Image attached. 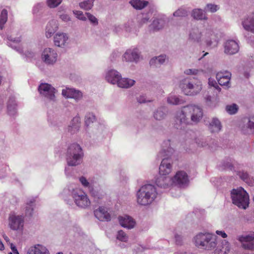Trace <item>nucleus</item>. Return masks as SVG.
Here are the masks:
<instances>
[{
	"label": "nucleus",
	"mask_w": 254,
	"mask_h": 254,
	"mask_svg": "<svg viewBox=\"0 0 254 254\" xmlns=\"http://www.w3.org/2000/svg\"><path fill=\"white\" fill-rule=\"evenodd\" d=\"M62 95L66 98H72L76 101L80 100L83 96L82 93L73 88L65 87L62 91Z\"/></svg>",
	"instance_id": "obj_17"
},
{
	"label": "nucleus",
	"mask_w": 254,
	"mask_h": 254,
	"mask_svg": "<svg viewBox=\"0 0 254 254\" xmlns=\"http://www.w3.org/2000/svg\"><path fill=\"white\" fill-rule=\"evenodd\" d=\"M188 14V11L183 8H179L174 12L173 15L175 17L186 16Z\"/></svg>",
	"instance_id": "obj_53"
},
{
	"label": "nucleus",
	"mask_w": 254,
	"mask_h": 254,
	"mask_svg": "<svg viewBox=\"0 0 254 254\" xmlns=\"http://www.w3.org/2000/svg\"><path fill=\"white\" fill-rule=\"evenodd\" d=\"M131 5L136 9H141L146 7L148 2L145 0H131L129 1Z\"/></svg>",
	"instance_id": "obj_41"
},
{
	"label": "nucleus",
	"mask_w": 254,
	"mask_h": 254,
	"mask_svg": "<svg viewBox=\"0 0 254 254\" xmlns=\"http://www.w3.org/2000/svg\"><path fill=\"white\" fill-rule=\"evenodd\" d=\"M46 6L43 2H38L34 5L33 7V13L34 14H37L39 12H41L45 8Z\"/></svg>",
	"instance_id": "obj_50"
},
{
	"label": "nucleus",
	"mask_w": 254,
	"mask_h": 254,
	"mask_svg": "<svg viewBox=\"0 0 254 254\" xmlns=\"http://www.w3.org/2000/svg\"><path fill=\"white\" fill-rule=\"evenodd\" d=\"M166 60V56L164 55L152 58L150 61V64L154 67H158L163 64Z\"/></svg>",
	"instance_id": "obj_39"
},
{
	"label": "nucleus",
	"mask_w": 254,
	"mask_h": 254,
	"mask_svg": "<svg viewBox=\"0 0 254 254\" xmlns=\"http://www.w3.org/2000/svg\"><path fill=\"white\" fill-rule=\"evenodd\" d=\"M172 179L174 186H177L180 188L187 187L189 184V176L184 171L177 172Z\"/></svg>",
	"instance_id": "obj_14"
},
{
	"label": "nucleus",
	"mask_w": 254,
	"mask_h": 254,
	"mask_svg": "<svg viewBox=\"0 0 254 254\" xmlns=\"http://www.w3.org/2000/svg\"><path fill=\"white\" fill-rule=\"evenodd\" d=\"M156 184L161 188H169L174 186L172 177L168 175H160L156 180Z\"/></svg>",
	"instance_id": "obj_23"
},
{
	"label": "nucleus",
	"mask_w": 254,
	"mask_h": 254,
	"mask_svg": "<svg viewBox=\"0 0 254 254\" xmlns=\"http://www.w3.org/2000/svg\"><path fill=\"white\" fill-rule=\"evenodd\" d=\"M203 115L202 108L198 105L190 104L182 108L175 116V126L177 128H181L182 126L189 124L191 122L197 123L202 119Z\"/></svg>",
	"instance_id": "obj_1"
},
{
	"label": "nucleus",
	"mask_w": 254,
	"mask_h": 254,
	"mask_svg": "<svg viewBox=\"0 0 254 254\" xmlns=\"http://www.w3.org/2000/svg\"><path fill=\"white\" fill-rule=\"evenodd\" d=\"M156 187L151 184L142 186L136 192V202L140 206H148L159 197Z\"/></svg>",
	"instance_id": "obj_3"
},
{
	"label": "nucleus",
	"mask_w": 254,
	"mask_h": 254,
	"mask_svg": "<svg viewBox=\"0 0 254 254\" xmlns=\"http://www.w3.org/2000/svg\"><path fill=\"white\" fill-rule=\"evenodd\" d=\"M59 55L57 51L52 48H45L41 53V59L47 65H53L58 61Z\"/></svg>",
	"instance_id": "obj_11"
},
{
	"label": "nucleus",
	"mask_w": 254,
	"mask_h": 254,
	"mask_svg": "<svg viewBox=\"0 0 254 254\" xmlns=\"http://www.w3.org/2000/svg\"><path fill=\"white\" fill-rule=\"evenodd\" d=\"M62 0H47V4L50 8H55L60 5Z\"/></svg>",
	"instance_id": "obj_54"
},
{
	"label": "nucleus",
	"mask_w": 254,
	"mask_h": 254,
	"mask_svg": "<svg viewBox=\"0 0 254 254\" xmlns=\"http://www.w3.org/2000/svg\"><path fill=\"white\" fill-rule=\"evenodd\" d=\"M35 199L32 198L27 201L25 209V215L27 216H32L34 210Z\"/></svg>",
	"instance_id": "obj_44"
},
{
	"label": "nucleus",
	"mask_w": 254,
	"mask_h": 254,
	"mask_svg": "<svg viewBox=\"0 0 254 254\" xmlns=\"http://www.w3.org/2000/svg\"><path fill=\"white\" fill-rule=\"evenodd\" d=\"M60 18L64 22H67L70 20V16L67 14H63L60 15Z\"/></svg>",
	"instance_id": "obj_60"
},
{
	"label": "nucleus",
	"mask_w": 254,
	"mask_h": 254,
	"mask_svg": "<svg viewBox=\"0 0 254 254\" xmlns=\"http://www.w3.org/2000/svg\"><path fill=\"white\" fill-rule=\"evenodd\" d=\"M176 242L177 245H181L182 243V237L179 235H175Z\"/></svg>",
	"instance_id": "obj_63"
},
{
	"label": "nucleus",
	"mask_w": 254,
	"mask_h": 254,
	"mask_svg": "<svg viewBox=\"0 0 254 254\" xmlns=\"http://www.w3.org/2000/svg\"><path fill=\"white\" fill-rule=\"evenodd\" d=\"M174 149L171 147L170 140H165L162 144L161 149L158 156L164 157L160 165L159 173L160 175H168L172 171V162L168 158L174 152Z\"/></svg>",
	"instance_id": "obj_4"
},
{
	"label": "nucleus",
	"mask_w": 254,
	"mask_h": 254,
	"mask_svg": "<svg viewBox=\"0 0 254 254\" xmlns=\"http://www.w3.org/2000/svg\"><path fill=\"white\" fill-rule=\"evenodd\" d=\"M71 191V196L77 206L81 208H87L91 204V201L85 192L79 188L68 189Z\"/></svg>",
	"instance_id": "obj_8"
},
{
	"label": "nucleus",
	"mask_w": 254,
	"mask_h": 254,
	"mask_svg": "<svg viewBox=\"0 0 254 254\" xmlns=\"http://www.w3.org/2000/svg\"><path fill=\"white\" fill-rule=\"evenodd\" d=\"M165 108H160L157 109L154 113V117L157 120H161L165 116Z\"/></svg>",
	"instance_id": "obj_49"
},
{
	"label": "nucleus",
	"mask_w": 254,
	"mask_h": 254,
	"mask_svg": "<svg viewBox=\"0 0 254 254\" xmlns=\"http://www.w3.org/2000/svg\"><path fill=\"white\" fill-rule=\"evenodd\" d=\"M38 91L41 96L49 101H56V94L57 90L52 85L47 83H41L38 87Z\"/></svg>",
	"instance_id": "obj_10"
},
{
	"label": "nucleus",
	"mask_w": 254,
	"mask_h": 254,
	"mask_svg": "<svg viewBox=\"0 0 254 254\" xmlns=\"http://www.w3.org/2000/svg\"><path fill=\"white\" fill-rule=\"evenodd\" d=\"M216 234L223 238H226L227 237V235L225 231L223 230H217L216 231Z\"/></svg>",
	"instance_id": "obj_61"
},
{
	"label": "nucleus",
	"mask_w": 254,
	"mask_h": 254,
	"mask_svg": "<svg viewBox=\"0 0 254 254\" xmlns=\"http://www.w3.org/2000/svg\"><path fill=\"white\" fill-rule=\"evenodd\" d=\"M79 181L83 187L88 189L89 192L93 189L91 180L87 179L85 177L82 176L79 178Z\"/></svg>",
	"instance_id": "obj_43"
},
{
	"label": "nucleus",
	"mask_w": 254,
	"mask_h": 254,
	"mask_svg": "<svg viewBox=\"0 0 254 254\" xmlns=\"http://www.w3.org/2000/svg\"><path fill=\"white\" fill-rule=\"evenodd\" d=\"M240 178L250 186H253L254 184V179L250 178L247 172L239 171L237 173Z\"/></svg>",
	"instance_id": "obj_42"
},
{
	"label": "nucleus",
	"mask_w": 254,
	"mask_h": 254,
	"mask_svg": "<svg viewBox=\"0 0 254 254\" xmlns=\"http://www.w3.org/2000/svg\"><path fill=\"white\" fill-rule=\"evenodd\" d=\"M238 106L236 104H232L231 105H228L226 107L227 112L231 115L235 114L238 111Z\"/></svg>",
	"instance_id": "obj_52"
},
{
	"label": "nucleus",
	"mask_w": 254,
	"mask_h": 254,
	"mask_svg": "<svg viewBox=\"0 0 254 254\" xmlns=\"http://www.w3.org/2000/svg\"><path fill=\"white\" fill-rule=\"evenodd\" d=\"M121 75V74L117 70L110 69L106 71L105 77L108 82L115 85L118 82Z\"/></svg>",
	"instance_id": "obj_24"
},
{
	"label": "nucleus",
	"mask_w": 254,
	"mask_h": 254,
	"mask_svg": "<svg viewBox=\"0 0 254 254\" xmlns=\"http://www.w3.org/2000/svg\"><path fill=\"white\" fill-rule=\"evenodd\" d=\"M165 24V22L162 19H154L149 26L150 30L152 31L160 30L164 26Z\"/></svg>",
	"instance_id": "obj_38"
},
{
	"label": "nucleus",
	"mask_w": 254,
	"mask_h": 254,
	"mask_svg": "<svg viewBox=\"0 0 254 254\" xmlns=\"http://www.w3.org/2000/svg\"><path fill=\"white\" fill-rule=\"evenodd\" d=\"M123 60L127 62L137 64L142 60V57L137 48H131L127 50L123 56Z\"/></svg>",
	"instance_id": "obj_13"
},
{
	"label": "nucleus",
	"mask_w": 254,
	"mask_h": 254,
	"mask_svg": "<svg viewBox=\"0 0 254 254\" xmlns=\"http://www.w3.org/2000/svg\"><path fill=\"white\" fill-rule=\"evenodd\" d=\"M189 39L198 43L203 42L207 47L211 48L216 47L218 42L217 34L210 27L205 28L201 31L197 28L192 29L189 34Z\"/></svg>",
	"instance_id": "obj_2"
},
{
	"label": "nucleus",
	"mask_w": 254,
	"mask_h": 254,
	"mask_svg": "<svg viewBox=\"0 0 254 254\" xmlns=\"http://www.w3.org/2000/svg\"><path fill=\"white\" fill-rule=\"evenodd\" d=\"M58 22L54 19L50 20L46 26L45 36L47 38H51L58 30Z\"/></svg>",
	"instance_id": "obj_28"
},
{
	"label": "nucleus",
	"mask_w": 254,
	"mask_h": 254,
	"mask_svg": "<svg viewBox=\"0 0 254 254\" xmlns=\"http://www.w3.org/2000/svg\"><path fill=\"white\" fill-rule=\"evenodd\" d=\"M137 100L138 102L140 103H144L146 102L149 101V100H147L146 99V96L143 95H139L138 97H137Z\"/></svg>",
	"instance_id": "obj_59"
},
{
	"label": "nucleus",
	"mask_w": 254,
	"mask_h": 254,
	"mask_svg": "<svg viewBox=\"0 0 254 254\" xmlns=\"http://www.w3.org/2000/svg\"><path fill=\"white\" fill-rule=\"evenodd\" d=\"M72 232H74L75 234H79L81 232V229L77 225H73L69 229V233H71Z\"/></svg>",
	"instance_id": "obj_58"
},
{
	"label": "nucleus",
	"mask_w": 254,
	"mask_h": 254,
	"mask_svg": "<svg viewBox=\"0 0 254 254\" xmlns=\"http://www.w3.org/2000/svg\"><path fill=\"white\" fill-rule=\"evenodd\" d=\"M196 143L200 147H206L208 146V147L212 148V147L209 145L208 143L206 142V141L204 139H202L201 140L198 139L196 141Z\"/></svg>",
	"instance_id": "obj_57"
},
{
	"label": "nucleus",
	"mask_w": 254,
	"mask_h": 254,
	"mask_svg": "<svg viewBox=\"0 0 254 254\" xmlns=\"http://www.w3.org/2000/svg\"><path fill=\"white\" fill-rule=\"evenodd\" d=\"M231 197L234 204L240 208L246 209L249 204V196L242 187L233 189L231 191Z\"/></svg>",
	"instance_id": "obj_7"
},
{
	"label": "nucleus",
	"mask_w": 254,
	"mask_h": 254,
	"mask_svg": "<svg viewBox=\"0 0 254 254\" xmlns=\"http://www.w3.org/2000/svg\"><path fill=\"white\" fill-rule=\"evenodd\" d=\"M231 77V73L228 71H220L216 74V78L220 85L229 87Z\"/></svg>",
	"instance_id": "obj_26"
},
{
	"label": "nucleus",
	"mask_w": 254,
	"mask_h": 254,
	"mask_svg": "<svg viewBox=\"0 0 254 254\" xmlns=\"http://www.w3.org/2000/svg\"><path fill=\"white\" fill-rule=\"evenodd\" d=\"M96 218L101 221H109L111 220V215L107 207L100 206L94 212Z\"/></svg>",
	"instance_id": "obj_20"
},
{
	"label": "nucleus",
	"mask_w": 254,
	"mask_h": 254,
	"mask_svg": "<svg viewBox=\"0 0 254 254\" xmlns=\"http://www.w3.org/2000/svg\"><path fill=\"white\" fill-rule=\"evenodd\" d=\"M238 240L242 243L244 249L254 250V233L240 236Z\"/></svg>",
	"instance_id": "obj_16"
},
{
	"label": "nucleus",
	"mask_w": 254,
	"mask_h": 254,
	"mask_svg": "<svg viewBox=\"0 0 254 254\" xmlns=\"http://www.w3.org/2000/svg\"><path fill=\"white\" fill-rule=\"evenodd\" d=\"M7 111L8 114L11 116H14L17 113V103L15 98L13 96L8 98L7 102Z\"/></svg>",
	"instance_id": "obj_32"
},
{
	"label": "nucleus",
	"mask_w": 254,
	"mask_h": 254,
	"mask_svg": "<svg viewBox=\"0 0 254 254\" xmlns=\"http://www.w3.org/2000/svg\"><path fill=\"white\" fill-rule=\"evenodd\" d=\"M8 12L7 10L3 9L0 13V29H2L4 25L7 20Z\"/></svg>",
	"instance_id": "obj_46"
},
{
	"label": "nucleus",
	"mask_w": 254,
	"mask_h": 254,
	"mask_svg": "<svg viewBox=\"0 0 254 254\" xmlns=\"http://www.w3.org/2000/svg\"><path fill=\"white\" fill-rule=\"evenodd\" d=\"M83 153L80 146L76 143L70 144L67 148L66 159L69 166H75L81 163Z\"/></svg>",
	"instance_id": "obj_6"
},
{
	"label": "nucleus",
	"mask_w": 254,
	"mask_h": 254,
	"mask_svg": "<svg viewBox=\"0 0 254 254\" xmlns=\"http://www.w3.org/2000/svg\"><path fill=\"white\" fill-rule=\"evenodd\" d=\"M208 84H209V85H210L211 86H213L216 89L217 88V87H218V86L217 84V83L216 82L215 80H214V79H213L212 78H209Z\"/></svg>",
	"instance_id": "obj_62"
},
{
	"label": "nucleus",
	"mask_w": 254,
	"mask_h": 254,
	"mask_svg": "<svg viewBox=\"0 0 254 254\" xmlns=\"http://www.w3.org/2000/svg\"><path fill=\"white\" fill-rule=\"evenodd\" d=\"M221 127V123L217 118L212 119L209 125V129L212 132H219Z\"/></svg>",
	"instance_id": "obj_36"
},
{
	"label": "nucleus",
	"mask_w": 254,
	"mask_h": 254,
	"mask_svg": "<svg viewBox=\"0 0 254 254\" xmlns=\"http://www.w3.org/2000/svg\"><path fill=\"white\" fill-rule=\"evenodd\" d=\"M120 224L124 228L131 229L134 227L136 222L130 216L127 215L120 216L118 217Z\"/></svg>",
	"instance_id": "obj_25"
},
{
	"label": "nucleus",
	"mask_w": 254,
	"mask_h": 254,
	"mask_svg": "<svg viewBox=\"0 0 254 254\" xmlns=\"http://www.w3.org/2000/svg\"><path fill=\"white\" fill-rule=\"evenodd\" d=\"M241 24L246 31L254 33V12L243 17Z\"/></svg>",
	"instance_id": "obj_18"
},
{
	"label": "nucleus",
	"mask_w": 254,
	"mask_h": 254,
	"mask_svg": "<svg viewBox=\"0 0 254 254\" xmlns=\"http://www.w3.org/2000/svg\"><path fill=\"white\" fill-rule=\"evenodd\" d=\"M239 50L238 42L233 40H227L224 44V52L229 55L237 53Z\"/></svg>",
	"instance_id": "obj_22"
},
{
	"label": "nucleus",
	"mask_w": 254,
	"mask_h": 254,
	"mask_svg": "<svg viewBox=\"0 0 254 254\" xmlns=\"http://www.w3.org/2000/svg\"><path fill=\"white\" fill-rule=\"evenodd\" d=\"M192 17L196 20H207L208 19L205 11L200 8L194 9L191 13Z\"/></svg>",
	"instance_id": "obj_34"
},
{
	"label": "nucleus",
	"mask_w": 254,
	"mask_h": 254,
	"mask_svg": "<svg viewBox=\"0 0 254 254\" xmlns=\"http://www.w3.org/2000/svg\"><path fill=\"white\" fill-rule=\"evenodd\" d=\"M183 93L188 96H194L198 94L202 89V85L199 81L192 82L190 79L183 80L180 85Z\"/></svg>",
	"instance_id": "obj_9"
},
{
	"label": "nucleus",
	"mask_w": 254,
	"mask_h": 254,
	"mask_svg": "<svg viewBox=\"0 0 254 254\" xmlns=\"http://www.w3.org/2000/svg\"><path fill=\"white\" fill-rule=\"evenodd\" d=\"M116 237L118 240L122 242H126L128 240L127 235L123 230H120L118 232Z\"/></svg>",
	"instance_id": "obj_51"
},
{
	"label": "nucleus",
	"mask_w": 254,
	"mask_h": 254,
	"mask_svg": "<svg viewBox=\"0 0 254 254\" xmlns=\"http://www.w3.org/2000/svg\"><path fill=\"white\" fill-rule=\"evenodd\" d=\"M231 250V245L230 243L225 240H221V243L217 245L214 250L215 254H228Z\"/></svg>",
	"instance_id": "obj_27"
},
{
	"label": "nucleus",
	"mask_w": 254,
	"mask_h": 254,
	"mask_svg": "<svg viewBox=\"0 0 254 254\" xmlns=\"http://www.w3.org/2000/svg\"><path fill=\"white\" fill-rule=\"evenodd\" d=\"M149 19V17L148 15H145L144 16H143L140 21L139 22L140 24H142L144 23H146Z\"/></svg>",
	"instance_id": "obj_64"
},
{
	"label": "nucleus",
	"mask_w": 254,
	"mask_h": 254,
	"mask_svg": "<svg viewBox=\"0 0 254 254\" xmlns=\"http://www.w3.org/2000/svg\"><path fill=\"white\" fill-rule=\"evenodd\" d=\"M208 232H199L196 234L192 239L193 244L198 248L203 249L207 238Z\"/></svg>",
	"instance_id": "obj_21"
},
{
	"label": "nucleus",
	"mask_w": 254,
	"mask_h": 254,
	"mask_svg": "<svg viewBox=\"0 0 254 254\" xmlns=\"http://www.w3.org/2000/svg\"><path fill=\"white\" fill-rule=\"evenodd\" d=\"M167 103L171 105H177L183 104L184 101L179 96L172 93L167 98Z\"/></svg>",
	"instance_id": "obj_40"
},
{
	"label": "nucleus",
	"mask_w": 254,
	"mask_h": 254,
	"mask_svg": "<svg viewBox=\"0 0 254 254\" xmlns=\"http://www.w3.org/2000/svg\"><path fill=\"white\" fill-rule=\"evenodd\" d=\"M242 132L245 134H254V116L245 118L240 125Z\"/></svg>",
	"instance_id": "obj_15"
},
{
	"label": "nucleus",
	"mask_w": 254,
	"mask_h": 254,
	"mask_svg": "<svg viewBox=\"0 0 254 254\" xmlns=\"http://www.w3.org/2000/svg\"><path fill=\"white\" fill-rule=\"evenodd\" d=\"M94 0H86L79 3V7L84 10H89L93 6Z\"/></svg>",
	"instance_id": "obj_45"
},
{
	"label": "nucleus",
	"mask_w": 254,
	"mask_h": 254,
	"mask_svg": "<svg viewBox=\"0 0 254 254\" xmlns=\"http://www.w3.org/2000/svg\"><path fill=\"white\" fill-rule=\"evenodd\" d=\"M220 8L219 5H217L214 3H207L204 7V10L205 12H210L214 13L218 10Z\"/></svg>",
	"instance_id": "obj_48"
},
{
	"label": "nucleus",
	"mask_w": 254,
	"mask_h": 254,
	"mask_svg": "<svg viewBox=\"0 0 254 254\" xmlns=\"http://www.w3.org/2000/svg\"><path fill=\"white\" fill-rule=\"evenodd\" d=\"M217 245V237L212 233H209L207 240L203 249L207 251L214 250Z\"/></svg>",
	"instance_id": "obj_29"
},
{
	"label": "nucleus",
	"mask_w": 254,
	"mask_h": 254,
	"mask_svg": "<svg viewBox=\"0 0 254 254\" xmlns=\"http://www.w3.org/2000/svg\"><path fill=\"white\" fill-rule=\"evenodd\" d=\"M124 30L130 35H136L137 34L138 29L135 27L134 24L132 21H128L124 25Z\"/></svg>",
	"instance_id": "obj_37"
},
{
	"label": "nucleus",
	"mask_w": 254,
	"mask_h": 254,
	"mask_svg": "<svg viewBox=\"0 0 254 254\" xmlns=\"http://www.w3.org/2000/svg\"><path fill=\"white\" fill-rule=\"evenodd\" d=\"M85 124L88 127L96 120L95 115L92 112H87L85 116Z\"/></svg>",
	"instance_id": "obj_47"
},
{
	"label": "nucleus",
	"mask_w": 254,
	"mask_h": 254,
	"mask_svg": "<svg viewBox=\"0 0 254 254\" xmlns=\"http://www.w3.org/2000/svg\"><path fill=\"white\" fill-rule=\"evenodd\" d=\"M91 195L96 201L102 200L106 197V192L101 190H97L93 189L90 192Z\"/></svg>",
	"instance_id": "obj_35"
},
{
	"label": "nucleus",
	"mask_w": 254,
	"mask_h": 254,
	"mask_svg": "<svg viewBox=\"0 0 254 254\" xmlns=\"http://www.w3.org/2000/svg\"><path fill=\"white\" fill-rule=\"evenodd\" d=\"M135 83V81L133 79L128 78L122 77V76L121 75V77L119 78L116 84L120 88H129L133 86Z\"/></svg>",
	"instance_id": "obj_33"
},
{
	"label": "nucleus",
	"mask_w": 254,
	"mask_h": 254,
	"mask_svg": "<svg viewBox=\"0 0 254 254\" xmlns=\"http://www.w3.org/2000/svg\"><path fill=\"white\" fill-rule=\"evenodd\" d=\"M5 40L8 47L16 51L23 57L26 58L27 60H30L35 57V53L31 51L24 52L23 46L21 43V36H16L15 31H12L10 34H7Z\"/></svg>",
	"instance_id": "obj_5"
},
{
	"label": "nucleus",
	"mask_w": 254,
	"mask_h": 254,
	"mask_svg": "<svg viewBox=\"0 0 254 254\" xmlns=\"http://www.w3.org/2000/svg\"><path fill=\"white\" fill-rule=\"evenodd\" d=\"M73 13L75 15L77 19L80 20L86 21L87 19L86 17L81 11L74 10H73Z\"/></svg>",
	"instance_id": "obj_55"
},
{
	"label": "nucleus",
	"mask_w": 254,
	"mask_h": 254,
	"mask_svg": "<svg viewBox=\"0 0 254 254\" xmlns=\"http://www.w3.org/2000/svg\"><path fill=\"white\" fill-rule=\"evenodd\" d=\"M85 14L87 15V17L91 23L94 25H97L98 24V20L93 15L89 12H86Z\"/></svg>",
	"instance_id": "obj_56"
},
{
	"label": "nucleus",
	"mask_w": 254,
	"mask_h": 254,
	"mask_svg": "<svg viewBox=\"0 0 254 254\" xmlns=\"http://www.w3.org/2000/svg\"><path fill=\"white\" fill-rule=\"evenodd\" d=\"M80 124V118L78 115H76L70 122L67 127L68 131L71 134L76 133L79 129Z\"/></svg>",
	"instance_id": "obj_30"
},
{
	"label": "nucleus",
	"mask_w": 254,
	"mask_h": 254,
	"mask_svg": "<svg viewBox=\"0 0 254 254\" xmlns=\"http://www.w3.org/2000/svg\"><path fill=\"white\" fill-rule=\"evenodd\" d=\"M27 254H50V253L46 247L42 245L37 244L28 250Z\"/></svg>",
	"instance_id": "obj_31"
},
{
	"label": "nucleus",
	"mask_w": 254,
	"mask_h": 254,
	"mask_svg": "<svg viewBox=\"0 0 254 254\" xmlns=\"http://www.w3.org/2000/svg\"><path fill=\"white\" fill-rule=\"evenodd\" d=\"M68 36L65 33L59 32L54 36V43L58 47L64 48L68 44Z\"/></svg>",
	"instance_id": "obj_19"
},
{
	"label": "nucleus",
	"mask_w": 254,
	"mask_h": 254,
	"mask_svg": "<svg viewBox=\"0 0 254 254\" xmlns=\"http://www.w3.org/2000/svg\"><path fill=\"white\" fill-rule=\"evenodd\" d=\"M24 220L22 215H18L14 213L9 214L8 217V226L14 231H21L23 230Z\"/></svg>",
	"instance_id": "obj_12"
}]
</instances>
